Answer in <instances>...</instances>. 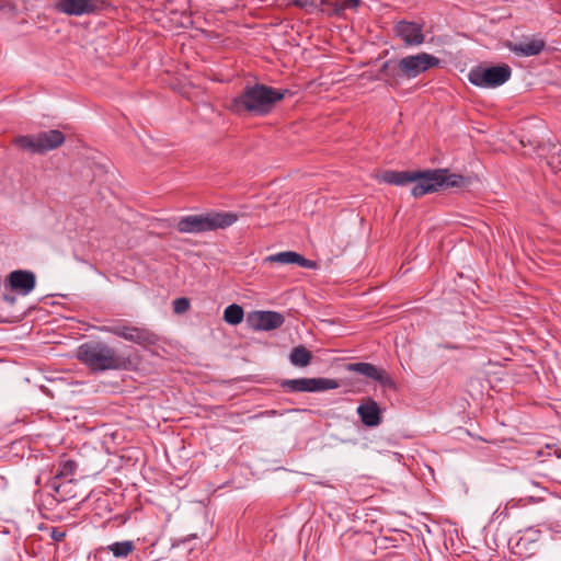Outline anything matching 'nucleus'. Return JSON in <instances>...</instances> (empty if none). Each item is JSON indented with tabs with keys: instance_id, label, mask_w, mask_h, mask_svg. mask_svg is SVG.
Masks as SVG:
<instances>
[{
	"instance_id": "19",
	"label": "nucleus",
	"mask_w": 561,
	"mask_h": 561,
	"mask_svg": "<svg viewBox=\"0 0 561 561\" xmlns=\"http://www.w3.org/2000/svg\"><path fill=\"white\" fill-rule=\"evenodd\" d=\"M545 45L542 39L533 38L522 43H510L507 47L517 56H536L543 50Z\"/></svg>"
},
{
	"instance_id": "30",
	"label": "nucleus",
	"mask_w": 561,
	"mask_h": 561,
	"mask_svg": "<svg viewBox=\"0 0 561 561\" xmlns=\"http://www.w3.org/2000/svg\"><path fill=\"white\" fill-rule=\"evenodd\" d=\"M360 541L363 543H371L373 538L370 536H368V535H364V536L360 537Z\"/></svg>"
},
{
	"instance_id": "25",
	"label": "nucleus",
	"mask_w": 561,
	"mask_h": 561,
	"mask_svg": "<svg viewBox=\"0 0 561 561\" xmlns=\"http://www.w3.org/2000/svg\"><path fill=\"white\" fill-rule=\"evenodd\" d=\"M336 5L335 12H340L345 9H355L360 4V0H335Z\"/></svg>"
},
{
	"instance_id": "31",
	"label": "nucleus",
	"mask_w": 561,
	"mask_h": 561,
	"mask_svg": "<svg viewBox=\"0 0 561 561\" xmlns=\"http://www.w3.org/2000/svg\"><path fill=\"white\" fill-rule=\"evenodd\" d=\"M66 490H67L68 492H70V494H75V493L72 492V484H71L70 486H68Z\"/></svg>"
},
{
	"instance_id": "18",
	"label": "nucleus",
	"mask_w": 561,
	"mask_h": 561,
	"mask_svg": "<svg viewBox=\"0 0 561 561\" xmlns=\"http://www.w3.org/2000/svg\"><path fill=\"white\" fill-rule=\"evenodd\" d=\"M23 317V311L16 308V298L13 295H3L0 298V323H13Z\"/></svg>"
},
{
	"instance_id": "5",
	"label": "nucleus",
	"mask_w": 561,
	"mask_h": 561,
	"mask_svg": "<svg viewBox=\"0 0 561 561\" xmlns=\"http://www.w3.org/2000/svg\"><path fill=\"white\" fill-rule=\"evenodd\" d=\"M65 141L64 134L58 129L42 131L36 135H24L14 138L13 144L32 153H44L60 147Z\"/></svg>"
},
{
	"instance_id": "27",
	"label": "nucleus",
	"mask_w": 561,
	"mask_h": 561,
	"mask_svg": "<svg viewBox=\"0 0 561 561\" xmlns=\"http://www.w3.org/2000/svg\"><path fill=\"white\" fill-rule=\"evenodd\" d=\"M548 163L551 165L552 169L558 168V171H561V168H559V165L561 164V152L560 151H554L551 154L550 160L548 161Z\"/></svg>"
},
{
	"instance_id": "8",
	"label": "nucleus",
	"mask_w": 561,
	"mask_h": 561,
	"mask_svg": "<svg viewBox=\"0 0 561 561\" xmlns=\"http://www.w3.org/2000/svg\"><path fill=\"white\" fill-rule=\"evenodd\" d=\"M101 332L111 333L126 341L148 347L158 343V336L147 328L129 324L104 325L99 329Z\"/></svg>"
},
{
	"instance_id": "14",
	"label": "nucleus",
	"mask_w": 561,
	"mask_h": 561,
	"mask_svg": "<svg viewBox=\"0 0 561 561\" xmlns=\"http://www.w3.org/2000/svg\"><path fill=\"white\" fill-rule=\"evenodd\" d=\"M285 318L276 311H254L249 314L248 322L251 328L260 331H271L283 325Z\"/></svg>"
},
{
	"instance_id": "23",
	"label": "nucleus",
	"mask_w": 561,
	"mask_h": 561,
	"mask_svg": "<svg viewBox=\"0 0 561 561\" xmlns=\"http://www.w3.org/2000/svg\"><path fill=\"white\" fill-rule=\"evenodd\" d=\"M243 317V308L237 304L229 305L224 311V320L231 325L241 323Z\"/></svg>"
},
{
	"instance_id": "20",
	"label": "nucleus",
	"mask_w": 561,
	"mask_h": 561,
	"mask_svg": "<svg viewBox=\"0 0 561 561\" xmlns=\"http://www.w3.org/2000/svg\"><path fill=\"white\" fill-rule=\"evenodd\" d=\"M402 73L399 70L398 60L390 59L381 65L377 79L383 80L388 85H396Z\"/></svg>"
},
{
	"instance_id": "7",
	"label": "nucleus",
	"mask_w": 561,
	"mask_h": 561,
	"mask_svg": "<svg viewBox=\"0 0 561 561\" xmlns=\"http://www.w3.org/2000/svg\"><path fill=\"white\" fill-rule=\"evenodd\" d=\"M512 69L503 64L493 67L478 66L468 73V80L479 88H495L502 85L511 78Z\"/></svg>"
},
{
	"instance_id": "1",
	"label": "nucleus",
	"mask_w": 561,
	"mask_h": 561,
	"mask_svg": "<svg viewBox=\"0 0 561 561\" xmlns=\"http://www.w3.org/2000/svg\"><path fill=\"white\" fill-rule=\"evenodd\" d=\"M376 179L379 182L397 186L413 183L411 194L415 198L436 192L442 187H456L465 183L462 175L449 173L447 169L425 171L387 170L378 174Z\"/></svg>"
},
{
	"instance_id": "26",
	"label": "nucleus",
	"mask_w": 561,
	"mask_h": 561,
	"mask_svg": "<svg viewBox=\"0 0 561 561\" xmlns=\"http://www.w3.org/2000/svg\"><path fill=\"white\" fill-rule=\"evenodd\" d=\"M190 309V300L185 297L176 298L173 301V310L175 313H184Z\"/></svg>"
},
{
	"instance_id": "22",
	"label": "nucleus",
	"mask_w": 561,
	"mask_h": 561,
	"mask_svg": "<svg viewBox=\"0 0 561 561\" xmlns=\"http://www.w3.org/2000/svg\"><path fill=\"white\" fill-rule=\"evenodd\" d=\"M289 359L294 366L306 367L311 363L312 353L304 345H298L291 350Z\"/></svg>"
},
{
	"instance_id": "12",
	"label": "nucleus",
	"mask_w": 561,
	"mask_h": 561,
	"mask_svg": "<svg viewBox=\"0 0 561 561\" xmlns=\"http://www.w3.org/2000/svg\"><path fill=\"white\" fill-rule=\"evenodd\" d=\"M105 0H58L56 9L67 15L81 16L100 11Z\"/></svg>"
},
{
	"instance_id": "16",
	"label": "nucleus",
	"mask_w": 561,
	"mask_h": 561,
	"mask_svg": "<svg viewBox=\"0 0 561 561\" xmlns=\"http://www.w3.org/2000/svg\"><path fill=\"white\" fill-rule=\"evenodd\" d=\"M356 411L367 427H376L381 423V409L373 398L363 399Z\"/></svg>"
},
{
	"instance_id": "2",
	"label": "nucleus",
	"mask_w": 561,
	"mask_h": 561,
	"mask_svg": "<svg viewBox=\"0 0 561 561\" xmlns=\"http://www.w3.org/2000/svg\"><path fill=\"white\" fill-rule=\"evenodd\" d=\"M287 92L261 83L247 85L239 95L231 99L227 107L237 115L264 116L273 111Z\"/></svg>"
},
{
	"instance_id": "29",
	"label": "nucleus",
	"mask_w": 561,
	"mask_h": 561,
	"mask_svg": "<svg viewBox=\"0 0 561 561\" xmlns=\"http://www.w3.org/2000/svg\"><path fill=\"white\" fill-rule=\"evenodd\" d=\"M293 4H294L295 7H298V8H304V7H306L307 1H302V0H294V1H293Z\"/></svg>"
},
{
	"instance_id": "21",
	"label": "nucleus",
	"mask_w": 561,
	"mask_h": 561,
	"mask_svg": "<svg viewBox=\"0 0 561 561\" xmlns=\"http://www.w3.org/2000/svg\"><path fill=\"white\" fill-rule=\"evenodd\" d=\"M136 549L133 540H124L113 542L104 548L105 551L111 552L117 559H125Z\"/></svg>"
},
{
	"instance_id": "10",
	"label": "nucleus",
	"mask_w": 561,
	"mask_h": 561,
	"mask_svg": "<svg viewBox=\"0 0 561 561\" xmlns=\"http://www.w3.org/2000/svg\"><path fill=\"white\" fill-rule=\"evenodd\" d=\"M280 387L288 392H321L339 388V382L330 378L284 379Z\"/></svg>"
},
{
	"instance_id": "4",
	"label": "nucleus",
	"mask_w": 561,
	"mask_h": 561,
	"mask_svg": "<svg viewBox=\"0 0 561 561\" xmlns=\"http://www.w3.org/2000/svg\"><path fill=\"white\" fill-rule=\"evenodd\" d=\"M239 216L231 211H209L199 215H190L182 217L176 229L182 233H201L226 229L232 226Z\"/></svg>"
},
{
	"instance_id": "9",
	"label": "nucleus",
	"mask_w": 561,
	"mask_h": 561,
	"mask_svg": "<svg viewBox=\"0 0 561 561\" xmlns=\"http://www.w3.org/2000/svg\"><path fill=\"white\" fill-rule=\"evenodd\" d=\"M440 59L427 53L409 55L398 60L402 77L413 79L431 68L439 66Z\"/></svg>"
},
{
	"instance_id": "15",
	"label": "nucleus",
	"mask_w": 561,
	"mask_h": 561,
	"mask_svg": "<svg viewBox=\"0 0 561 561\" xmlns=\"http://www.w3.org/2000/svg\"><path fill=\"white\" fill-rule=\"evenodd\" d=\"M7 280L11 289L19 291L22 295L30 294L35 288L36 284L35 274L25 270L11 272Z\"/></svg>"
},
{
	"instance_id": "13",
	"label": "nucleus",
	"mask_w": 561,
	"mask_h": 561,
	"mask_svg": "<svg viewBox=\"0 0 561 561\" xmlns=\"http://www.w3.org/2000/svg\"><path fill=\"white\" fill-rule=\"evenodd\" d=\"M393 33L407 47L420 46L425 42L423 25L417 22L401 20L393 26Z\"/></svg>"
},
{
	"instance_id": "28",
	"label": "nucleus",
	"mask_w": 561,
	"mask_h": 561,
	"mask_svg": "<svg viewBox=\"0 0 561 561\" xmlns=\"http://www.w3.org/2000/svg\"><path fill=\"white\" fill-rule=\"evenodd\" d=\"M66 537V531L61 528L54 527L50 530V538L55 541H61Z\"/></svg>"
},
{
	"instance_id": "24",
	"label": "nucleus",
	"mask_w": 561,
	"mask_h": 561,
	"mask_svg": "<svg viewBox=\"0 0 561 561\" xmlns=\"http://www.w3.org/2000/svg\"><path fill=\"white\" fill-rule=\"evenodd\" d=\"M524 493L530 500L540 501L543 500V495L547 493V490L539 486L536 482L528 481L524 485Z\"/></svg>"
},
{
	"instance_id": "17",
	"label": "nucleus",
	"mask_w": 561,
	"mask_h": 561,
	"mask_svg": "<svg viewBox=\"0 0 561 561\" xmlns=\"http://www.w3.org/2000/svg\"><path fill=\"white\" fill-rule=\"evenodd\" d=\"M265 263H279V264H297L305 268H314L316 262L310 261L301 254L294 251H284L276 254H271L264 259Z\"/></svg>"
},
{
	"instance_id": "3",
	"label": "nucleus",
	"mask_w": 561,
	"mask_h": 561,
	"mask_svg": "<svg viewBox=\"0 0 561 561\" xmlns=\"http://www.w3.org/2000/svg\"><path fill=\"white\" fill-rule=\"evenodd\" d=\"M76 357L93 373L128 369L131 364L129 358L122 356L115 348L102 341H89L81 344L77 350Z\"/></svg>"
},
{
	"instance_id": "11",
	"label": "nucleus",
	"mask_w": 561,
	"mask_h": 561,
	"mask_svg": "<svg viewBox=\"0 0 561 561\" xmlns=\"http://www.w3.org/2000/svg\"><path fill=\"white\" fill-rule=\"evenodd\" d=\"M346 369L351 373H357L369 379H373L383 388H389L393 390L397 388L393 378L387 373V370L378 368L377 366L370 363H351L346 366Z\"/></svg>"
},
{
	"instance_id": "6",
	"label": "nucleus",
	"mask_w": 561,
	"mask_h": 561,
	"mask_svg": "<svg viewBox=\"0 0 561 561\" xmlns=\"http://www.w3.org/2000/svg\"><path fill=\"white\" fill-rule=\"evenodd\" d=\"M78 468L77 461L62 456L58 461V468L54 477L47 482V486L55 493L58 501L75 499L77 494H70L66 489L73 484V474Z\"/></svg>"
}]
</instances>
